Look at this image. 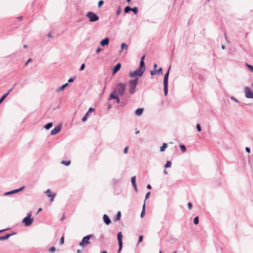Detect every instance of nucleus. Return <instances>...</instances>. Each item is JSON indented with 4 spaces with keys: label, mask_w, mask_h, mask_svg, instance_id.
I'll return each instance as SVG.
<instances>
[{
    "label": "nucleus",
    "mask_w": 253,
    "mask_h": 253,
    "mask_svg": "<svg viewBox=\"0 0 253 253\" xmlns=\"http://www.w3.org/2000/svg\"><path fill=\"white\" fill-rule=\"evenodd\" d=\"M133 188H134V189L135 190V191L136 192H137V185L136 184L134 186H133Z\"/></svg>",
    "instance_id": "bf43d9fd"
},
{
    "label": "nucleus",
    "mask_w": 253,
    "mask_h": 253,
    "mask_svg": "<svg viewBox=\"0 0 253 253\" xmlns=\"http://www.w3.org/2000/svg\"><path fill=\"white\" fill-rule=\"evenodd\" d=\"M131 11H132L134 13V14H136L138 13V8L137 7H134L133 8H131Z\"/></svg>",
    "instance_id": "473e14b6"
},
{
    "label": "nucleus",
    "mask_w": 253,
    "mask_h": 253,
    "mask_svg": "<svg viewBox=\"0 0 253 253\" xmlns=\"http://www.w3.org/2000/svg\"><path fill=\"white\" fill-rule=\"evenodd\" d=\"M246 151L247 152H248L249 153H250V148L248 147H246Z\"/></svg>",
    "instance_id": "4d7b16f0"
},
{
    "label": "nucleus",
    "mask_w": 253,
    "mask_h": 253,
    "mask_svg": "<svg viewBox=\"0 0 253 253\" xmlns=\"http://www.w3.org/2000/svg\"><path fill=\"white\" fill-rule=\"evenodd\" d=\"M193 223L195 224H198L199 223V217H198V216H196V217H194V218L193 219Z\"/></svg>",
    "instance_id": "f704fd0d"
},
{
    "label": "nucleus",
    "mask_w": 253,
    "mask_h": 253,
    "mask_svg": "<svg viewBox=\"0 0 253 253\" xmlns=\"http://www.w3.org/2000/svg\"><path fill=\"white\" fill-rule=\"evenodd\" d=\"M15 233L13 232L11 234H6L4 236H0V241H4L8 239L11 235H14Z\"/></svg>",
    "instance_id": "a211bd4d"
},
{
    "label": "nucleus",
    "mask_w": 253,
    "mask_h": 253,
    "mask_svg": "<svg viewBox=\"0 0 253 253\" xmlns=\"http://www.w3.org/2000/svg\"><path fill=\"white\" fill-rule=\"evenodd\" d=\"M101 253H107V252L106 251H103Z\"/></svg>",
    "instance_id": "774afa93"
},
{
    "label": "nucleus",
    "mask_w": 253,
    "mask_h": 253,
    "mask_svg": "<svg viewBox=\"0 0 253 253\" xmlns=\"http://www.w3.org/2000/svg\"><path fill=\"white\" fill-rule=\"evenodd\" d=\"M179 147L180 148V149H181V151L182 152H184L186 151V148L185 147V145H183V144H181V145H179Z\"/></svg>",
    "instance_id": "c756f323"
},
{
    "label": "nucleus",
    "mask_w": 253,
    "mask_h": 253,
    "mask_svg": "<svg viewBox=\"0 0 253 253\" xmlns=\"http://www.w3.org/2000/svg\"><path fill=\"white\" fill-rule=\"evenodd\" d=\"M76 79V76L70 78L68 81L67 83H71L74 81V80Z\"/></svg>",
    "instance_id": "c9c22d12"
},
{
    "label": "nucleus",
    "mask_w": 253,
    "mask_h": 253,
    "mask_svg": "<svg viewBox=\"0 0 253 253\" xmlns=\"http://www.w3.org/2000/svg\"><path fill=\"white\" fill-rule=\"evenodd\" d=\"M46 194L47 196L48 197H50V202H53L54 200V198L56 196L55 194H52L50 189H47L46 191L44 192Z\"/></svg>",
    "instance_id": "f8f14e48"
},
{
    "label": "nucleus",
    "mask_w": 253,
    "mask_h": 253,
    "mask_svg": "<svg viewBox=\"0 0 253 253\" xmlns=\"http://www.w3.org/2000/svg\"><path fill=\"white\" fill-rule=\"evenodd\" d=\"M121 216V211H119L116 215L115 218L114 219L115 221L120 220Z\"/></svg>",
    "instance_id": "b1692460"
},
{
    "label": "nucleus",
    "mask_w": 253,
    "mask_h": 253,
    "mask_svg": "<svg viewBox=\"0 0 253 253\" xmlns=\"http://www.w3.org/2000/svg\"><path fill=\"white\" fill-rule=\"evenodd\" d=\"M225 45H224L222 44V45H221V48H222V49H225Z\"/></svg>",
    "instance_id": "69168bd1"
},
{
    "label": "nucleus",
    "mask_w": 253,
    "mask_h": 253,
    "mask_svg": "<svg viewBox=\"0 0 253 253\" xmlns=\"http://www.w3.org/2000/svg\"><path fill=\"white\" fill-rule=\"evenodd\" d=\"M65 219L64 215H63V216L60 218L61 221H63Z\"/></svg>",
    "instance_id": "0e129e2a"
},
{
    "label": "nucleus",
    "mask_w": 253,
    "mask_h": 253,
    "mask_svg": "<svg viewBox=\"0 0 253 253\" xmlns=\"http://www.w3.org/2000/svg\"><path fill=\"white\" fill-rule=\"evenodd\" d=\"M103 219L104 223H106L107 225H109L110 223H111V219L109 218V216L106 214H104L103 215Z\"/></svg>",
    "instance_id": "2eb2a0df"
},
{
    "label": "nucleus",
    "mask_w": 253,
    "mask_h": 253,
    "mask_svg": "<svg viewBox=\"0 0 253 253\" xmlns=\"http://www.w3.org/2000/svg\"><path fill=\"white\" fill-rule=\"evenodd\" d=\"M94 111V109L90 107L89 108L88 112L86 113H88V114L89 115V114L90 113H91V112H93Z\"/></svg>",
    "instance_id": "c03bdc74"
},
{
    "label": "nucleus",
    "mask_w": 253,
    "mask_h": 253,
    "mask_svg": "<svg viewBox=\"0 0 253 253\" xmlns=\"http://www.w3.org/2000/svg\"><path fill=\"white\" fill-rule=\"evenodd\" d=\"M101 50V48L100 47H98L96 51V53H98Z\"/></svg>",
    "instance_id": "13d9d810"
},
{
    "label": "nucleus",
    "mask_w": 253,
    "mask_h": 253,
    "mask_svg": "<svg viewBox=\"0 0 253 253\" xmlns=\"http://www.w3.org/2000/svg\"><path fill=\"white\" fill-rule=\"evenodd\" d=\"M16 85V84H15L13 85V86L8 90V91L7 92V93H8V94H9V93L13 89V88L15 87Z\"/></svg>",
    "instance_id": "09e8293b"
},
{
    "label": "nucleus",
    "mask_w": 253,
    "mask_h": 253,
    "mask_svg": "<svg viewBox=\"0 0 253 253\" xmlns=\"http://www.w3.org/2000/svg\"><path fill=\"white\" fill-rule=\"evenodd\" d=\"M131 7L129 6H126L124 9V11L126 13H127L131 11Z\"/></svg>",
    "instance_id": "bb28decb"
},
{
    "label": "nucleus",
    "mask_w": 253,
    "mask_h": 253,
    "mask_svg": "<svg viewBox=\"0 0 253 253\" xmlns=\"http://www.w3.org/2000/svg\"><path fill=\"white\" fill-rule=\"evenodd\" d=\"M163 68L162 67L159 68L158 70L154 69L153 71H150L151 75H154L156 74H163Z\"/></svg>",
    "instance_id": "ddd939ff"
},
{
    "label": "nucleus",
    "mask_w": 253,
    "mask_h": 253,
    "mask_svg": "<svg viewBox=\"0 0 253 253\" xmlns=\"http://www.w3.org/2000/svg\"><path fill=\"white\" fill-rule=\"evenodd\" d=\"M128 148L127 147H126L124 150V153L125 154H126L128 151Z\"/></svg>",
    "instance_id": "3c124183"
},
{
    "label": "nucleus",
    "mask_w": 253,
    "mask_h": 253,
    "mask_svg": "<svg viewBox=\"0 0 253 253\" xmlns=\"http://www.w3.org/2000/svg\"><path fill=\"white\" fill-rule=\"evenodd\" d=\"M150 195V192H147L145 195V199H147L149 197Z\"/></svg>",
    "instance_id": "8fccbe9b"
},
{
    "label": "nucleus",
    "mask_w": 253,
    "mask_h": 253,
    "mask_svg": "<svg viewBox=\"0 0 253 253\" xmlns=\"http://www.w3.org/2000/svg\"><path fill=\"white\" fill-rule=\"evenodd\" d=\"M196 128L198 132H200L201 131V127L199 124H197Z\"/></svg>",
    "instance_id": "ea45409f"
},
{
    "label": "nucleus",
    "mask_w": 253,
    "mask_h": 253,
    "mask_svg": "<svg viewBox=\"0 0 253 253\" xmlns=\"http://www.w3.org/2000/svg\"><path fill=\"white\" fill-rule=\"evenodd\" d=\"M47 36H48L49 38H52V37H53V36H52V34H51V32H49V33H48V34H47Z\"/></svg>",
    "instance_id": "5fc2aeb1"
},
{
    "label": "nucleus",
    "mask_w": 253,
    "mask_h": 253,
    "mask_svg": "<svg viewBox=\"0 0 253 253\" xmlns=\"http://www.w3.org/2000/svg\"><path fill=\"white\" fill-rule=\"evenodd\" d=\"M42 210V208H40L37 212V213H38L39 212L41 211Z\"/></svg>",
    "instance_id": "338daca9"
},
{
    "label": "nucleus",
    "mask_w": 253,
    "mask_h": 253,
    "mask_svg": "<svg viewBox=\"0 0 253 253\" xmlns=\"http://www.w3.org/2000/svg\"><path fill=\"white\" fill-rule=\"evenodd\" d=\"M145 203H144L143 204V208H142V211H141V213L140 214V217H143L145 214Z\"/></svg>",
    "instance_id": "cd10ccee"
},
{
    "label": "nucleus",
    "mask_w": 253,
    "mask_h": 253,
    "mask_svg": "<svg viewBox=\"0 0 253 253\" xmlns=\"http://www.w3.org/2000/svg\"><path fill=\"white\" fill-rule=\"evenodd\" d=\"M121 64L119 63H117L113 69V74H115L117 73L121 69Z\"/></svg>",
    "instance_id": "f3484780"
},
{
    "label": "nucleus",
    "mask_w": 253,
    "mask_h": 253,
    "mask_svg": "<svg viewBox=\"0 0 253 253\" xmlns=\"http://www.w3.org/2000/svg\"><path fill=\"white\" fill-rule=\"evenodd\" d=\"M121 11H122V8H121V6H119V7H118V9H117V11H116V15H117V16H118L120 14V13H121Z\"/></svg>",
    "instance_id": "e433bc0d"
},
{
    "label": "nucleus",
    "mask_w": 253,
    "mask_h": 253,
    "mask_svg": "<svg viewBox=\"0 0 253 253\" xmlns=\"http://www.w3.org/2000/svg\"><path fill=\"white\" fill-rule=\"evenodd\" d=\"M247 64V66H248V67L249 68V69H250V70L253 72V66L252 65H249L248 64Z\"/></svg>",
    "instance_id": "a19ab883"
},
{
    "label": "nucleus",
    "mask_w": 253,
    "mask_h": 253,
    "mask_svg": "<svg viewBox=\"0 0 253 253\" xmlns=\"http://www.w3.org/2000/svg\"><path fill=\"white\" fill-rule=\"evenodd\" d=\"M111 108H112V105L110 103H108L107 109L109 110V109H111Z\"/></svg>",
    "instance_id": "6e6d98bb"
},
{
    "label": "nucleus",
    "mask_w": 253,
    "mask_h": 253,
    "mask_svg": "<svg viewBox=\"0 0 253 253\" xmlns=\"http://www.w3.org/2000/svg\"><path fill=\"white\" fill-rule=\"evenodd\" d=\"M171 65H170L169 67L167 73L165 74L164 77V94L165 96H167L168 93V83H169V71L171 69Z\"/></svg>",
    "instance_id": "f03ea898"
},
{
    "label": "nucleus",
    "mask_w": 253,
    "mask_h": 253,
    "mask_svg": "<svg viewBox=\"0 0 253 253\" xmlns=\"http://www.w3.org/2000/svg\"><path fill=\"white\" fill-rule=\"evenodd\" d=\"M144 71L139 68V67L133 72H130L129 73V77L130 78H135L137 76L141 77L144 73Z\"/></svg>",
    "instance_id": "20e7f679"
},
{
    "label": "nucleus",
    "mask_w": 253,
    "mask_h": 253,
    "mask_svg": "<svg viewBox=\"0 0 253 253\" xmlns=\"http://www.w3.org/2000/svg\"><path fill=\"white\" fill-rule=\"evenodd\" d=\"M147 189H150L151 188V185H150V184H148V185H147Z\"/></svg>",
    "instance_id": "e2e57ef3"
},
{
    "label": "nucleus",
    "mask_w": 253,
    "mask_h": 253,
    "mask_svg": "<svg viewBox=\"0 0 253 253\" xmlns=\"http://www.w3.org/2000/svg\"><path fill=\"white\" fill-rule=\"evenodd\" d=\"M126 88V84L118 83L115 85L113 91H116V94L122 96L125 92Z\"/></svg>",
    "instance_id": "f257e3e1"
},
{
    "label": "nucleus",
    "mask_w": 253,
    "mask_h": 253,
    "mask_svg": "<svg viewBox=\"0 0 253 253\" xmlns=\"http://www.w3.org/2000/svg\"><path fill=\"white\" fill-rule=\"evenodd\" d=\"M154 70L156 69L157 67V65L156 63H154L153 65Z\"/></svg>",
    "instance_id": "052dcab7"
},
{
    "label": "nucleus",
    "mask_w": 253,
    "mask_h": 253,
    "mask_svg": "<svg viewBox=\"0 0 253 253\" xmlns=\"http://www.w3.org/2000/svg\"><path fill=\"white\" fill-rule=\"evenodd\" d=\"M131 182L132 186H134L136 184V181H135V176L131 177Z\"/></svg>",
    "instance_id": "c85d7f7f"
},
{
    "label": "nucleus",
    "mask_w": 253,
    "mask_h": 253,
    "mask_svg": "<svg viewBox=\"0 0 253 253\" xmlns=\"http://www.w3.org/2000/svg\"><path fill=\"white\" fill-rule=\"evenodd\" d=\"M109 42V39L108 38H106L102 40L100 42V44L102 46H104L105 45H108Z\"/></svg>",
    "instance_id": "dca6fc26"
},
{
    "label": "nucleus",
    "mask_w": 253,
    "mask_h": 253,
    "mask_svg": "<svg viewBox=\"0 0 253 253\" xmlns=\"http://www.w3.org/2000/svg\"><path fill=\"white\" fill-rule=\"evenodd\" d=\"M17 19H18L19 21H21L23 19V17L19 16V17H17Z\"/></svg>",
    "instance_id": "680f3d73"
},
{
    "label": "nucleus",
    "mask_w": 253,
    "mask_h": 253,
    "mask_svg": "<svg viewBox=\"0 0 253 253\" xmlns=\"http://www.w3.org/2000/svg\"><path fill=\"white\" fill-rule=\"evenodd\" d=\"M68 85V83H66L62 85H61L59 88H58L57 90V92H59L60 91H62L64 89V88Z\"/></svg>",
    "instance_id": "412c9836"
},
{
    "label": "nucleus",
    "mask_w": 253,
    "mask_h": 253,
    "mask_svg": "<svg viewBox=\"0 0 253 253\" xmlns=\"http://www.w3.org/2000/svg\"><path fill=\"white\" fill-rule=\"evenodd\" d=\"M85 68V64L84 63L82 64L80 67V71H83L84 69Z\"/></svg>",
    "instance_id": "49530a36"
},
{
    "label": "nucleus",
    "mask_w": 253,
    "mask_h": 253,
    "mask_svg": "<svg viewBox=\"0 0 253 253\" xmlns=\"http://www.w3.org/2000/svg\"><path fill=\"white\" fill-rule=\"evenodd\" d=\"M123 248V244H119V249L118 250V253H120Z\"/></svg>",
    "instance_id": "4c0bfd02"
},
{
    "label": "nucleus",
    "mask_w": 253,
    "mask_h": 253,
    "mask_svg": "<svg viewBox=\"0 0 253 253\" xmlns=\"http://www.w3.org/2000/svg\"><path fill=\"white\" fill-rule=\"evenodd\" d=\"M188 209L189 210H191L192 208V204L191 203H188Z\"/></svg>",
    "instance_id": "de8ad7c7"
},
{
    "label": "nucleus",
    "mask_w": 253,
    "mask_h": 253,
    "mask_svg": "<svg viewBox=\"0 0 253 253\" xmlns=\"http://www.w3.org/2000/svg\"><path fill=\"white\" fill-rule=\"evenodd\" d=\"M118 95H119L118 94H116L115 91H113L109 95V100L116 99L117 103L119 104L120 102V99L119 98Z\"/></svg>",
    "instance_id": "6e6552de"
},
{
    "label": "nucleus",
    "mask_w": 253,
    "mask_h": 253,
    "mask_svg": "<svg viewBox=\"0 0 253 253\" xmlns=\"http://www.w3.org/2000/svg\"><path fill=\"white\" fill-rule=\"evenodd\" d=\"M92 237H94L93 234H89L84 236L80 243L79 245L82 247H84V246L89 245L90 244L89 239Z\"/></svg>",
    "instance_id": "39448f33"
},
{
    "label": "nucleus",
    "mask_w": 253,
    "mask_h": 253,
    "mask_svg": "<svg viewBox=\"0 0 253 253\" xmlns=\"http://www.w3.org/2000/svg\"><path fill=\"white\" fill-rule=\"evenodd\" d=\"M143 236L142 235H141L139 237V239H138V244L141 242L143 240Z\"/></svg>",
    "instance_id": "a18cd8bd"
},
{
    "label": "nucleus",
    "mask_w": 253,
    "mask_h": 253,
    "mask_svg": "<svg viewBox=\"0 0 253 253\" xmlns=\"http://www.w3.org/2000/svg\"><path fill=\"white\" fill-rule=\"evenodd\" d=\"M64 243V238L63 236H62L60 240V244L62 245Z\"/></svg>",
    "instance_id": "37998d69"
},
{
    "label": "nucleus",
    "mask_w": 253,
    "mask_h": 253,
    "mask_svg": "<svg viewBox=\"0 0 253 253\" xmlns=\"http://www.w3.org/2000/svg\"><path fill=\"white\" fill-rule=\"evenodd\" d=\"M24 188H25L24 186H22L20 188H19V189H14V190H13L9 191V192H7L5 193L4 195H11V194H13L17 193V192H20V191H22V190H23L24 189Z\"/></svg>",
    "instance_id": "9b49d317"
},
{
    "label": "nucleus",
    "mask_w": 253,
    "mask_h": 253,
    "mask_svg": "<svg viewBox=\"0 0 253 253\" xmlns=\"http://www.w3.org/2000/svg\"><path fill=\"white\" fill-rule=\"evenodd\" d=\"M143 108H138L135 111V114L136 116H141L143 112Z\"/></svg>",
    "instance_id": "6ab92c4d"
},
{
    "label": "nucleus",
    "mask_w": 253,
    "mask_h": 253,
    "mask_svg": "<svg viewBox=\"0 0 253 253\" xmlns=\"http://www.w3.org/2000/svg\"><path fill=\"white\" fill-rule=\"evenodd\" d=\"M171 166V163L170 161H168L165 165V168H170Z\"/></svg>",
    "instance_id": "7c9ffc66"
},
{
    "label": "nucleus",
    "mask_w": 253,
    "mask_h": 253,
    "mask_svg": "<svg viewBox=\"0 0 253 253\" xmlns=\"http://www.w3.org/2000/svg\"><path fill=\"white\" fill-rule=\"evenodd\" d=\"M245 90L246 97L253 99V92H252L250 88L247 86L245 87Z\"/></svg>",
    "instance_id": "1a4fd4ad"
},
{
    "label": "nucleus",
    "mask_w": 253,
    "mask_h": 253,
    "mask_svg": "<svg viewBox=\"0 0 253 253\" xmlns=\"http://www.w3.org/2000/svg\"><path fill=\"white\" fill-rule=\"evenodd\" d=\"M52 125H53L52 123H48V124H47L46 125L44 126V127L46 129H49L50 128H51L52 127Z\"/></svg>",
    "instance_id": "393cba45"
},
{
    "label": "nucleus",
    "mask_w": 253,
    "mask_h": 253,
    "mask_svg": "<svg viewBox=\"0 0 253 253\" xmlns=\"http://www.w3.org/2000/svg\"><path fill=\"white\" fill-rule=\"evenodd\" d=\"M88 116H89V115L88 114V113H86L85 114V115L84 116V117L82 118V121L83 122H85Z\"/></svg>",
    "instance_id": "72a5a7b5"
},
{
    "label": "nucleus",
    "mask_w": 253,
    "mask_h": 253,
    "mask_svg": "<svg viewBox=\"0 0 253 253\" xmlns=\"http://www.w3.org/2000/svg\"><path fill=\"white\" fill-rule=\"evenodd\" d=\"M127 48H128L127 45L126 43H125V42L122 43L121 44V50L120 51V52L121 53L122 51V50H123L125 49L126 50H127Z\"/></svg>",
    "instance_id": "4be33fe9"
},
{
    "label": "nucleus",
    "mask_w": 253,
    "mask_h": 253,
    "mask_svg": "<svg viewBox=\"0 0 253 253\" xmlns=\"http://www.w3.org/2000/svg\"><path fill=\"white\" fill-rule=\"evenodd\" d=\"M144 58H145L144 55H143V56L141 57L140 61L139 68L142 69L143 70H144V71H145V63H144Z\"/></svg>",
    "instance_id": "4468645a"
},
{
    "label": "nucleus",
    "mask_w": 253,
    "mask_h": 253,
    "mask_svg": "<svg viewBox=\"0 0 253 253\" xmlns=\"http://www.w3.org/2000/svg\"><path fill=\"white\" fill-rule=\"evenodd\" d=\"M56 248L54 247H51L49 249L48 251L50 252H54Z\"/></svg>",
    "instance_id": "79ce46f5"
},
{
    "label": "nucleus",
    "mask_w": 253,
    "mask_h": 253,
    "mask_svg": "<svg viewBox=\"0 0 253 253\" xmlns=\"http://www.w3.org/2000/svg\"><path fill=\"white\" fill-rule=\"evenodd\" d=\"M117 238L119 244H123L122 238L123 235L121 232H119L117 234Z\"/></svg>",
    "instance_id": "aec40b11"
},
{
    "label": "nucleus",
    "mask_w": 253,
    "mask_h": 253,
    "mask_svg": "<svg viewBox=\"0 0 253 253\" xmlns=\"http://www.w3.org/2000/svg\"><path fill=\"white\" fill-rule=\"evenodd\" d=\"M31 61H32V59H31V58H29V59H28V61L25 63V66H26L28 64V63H29L30 62H31Z\"/></svg>",
    "instance_id": "603ef678"
},
{
    "label": "nucleus",
    "mask_w": 253,
    "mask_h": 253,
    "mask_svg": "<svg viewBox=\"0 0 253 253\" xmlns=\"http://www.w3.org/2000/svg\"><path fill=\"white\" fill-rule=\"evenodd\" d=\"M104 3V1L102 0H100L98 1V7H100Z\"/></svg>",
    "instance_id": "58836bf2"
},
{
    "label": "nucleus",
    "mask_w": 253,
    "mask_h": 253,
    "mask_svg": "<svg viewBox=\"0 0 253 253\" xmlns=\"http://www.w3.org/2000/svg\"><path fill=\"white\" fill-rule=\"evenodd\" d=\"M33 222V219L31 218V213H28L27 216L24 218L22 222L24 224L25 226H29L31 225Z\"/></svg>",
    "instance_id": "0eeeda50"
},
{
    "label": "nucleus",
    "mask_w": 253,
    "mask_h": 253,
    "mask_svg": "<svg viewBox=\"0 0 253 253\" xmlns=\"http://www.w3.org/2000/svg\"><path fill=\"white\" fill-rule=\"evenodd\" d=\"M232 100H234L235 102H239L238 100H237L234 97L232 96V97H231L230 98Z\"/></svg>",
    "instance_id": "864d4df0"
},
{
    "label": "nucleus",
    "mask_w": 253,
    "mask_h": 253,
    "mask_svg": "<svg viewBox=\"0 0 253 253\" xmlns=\"http://www.w3.org/2000/svg\"><path fill=\"white\" fill-rule=\"evenodd\" d=\"M8 95V93H6L0 98V104L3 102Z\"/></svg>",
    "instance_id": "2f4dec72"
},
{
    "label": "nucleus",
    "mask_w": 253,
    "mask_h": 253,
    "mask_svg": "<svg viewBox=\"0 0 253 253\" xmlns=\"http://www.w3.org/2000/svg\"><path fill=\"white\" fill-rule=\"evenodd\" d=\"M86 16L89 18L91 22H96L99 20V17L95 13L89 11L87 12Z\"/></svg>",
    "instance_id": "423d86ee"
},
{
    "label": "nucleus",
    "mask_w": 253,
    "mask_h": 253,
    "mask_svg": "<svg viewBox=\"0 0 253 253\" xmlns=\"http://www.w3.org/2000/svg\"><path fill=\"white\" fill-rule=\"evenodd\" d=\"M61 128L62 126L61 125H58L51 131V134L54 135L57 134L61 131Z\"/></svg>",
    "instance_id": "9d476101"
},
{
    "label": "nucleus",
    "mask_w": 253,
    "mask_h": 253,
    "mask_svg": "<svg viewBox=\"0 0 253 253\" xmlns=\"http://www.w3.org/2000/svg\"><path fill=\"white\" fill-rule=\"evenodd\" d=\"M168 144L166 143H164L163 145L160 147V151L163 152L167 148Z\"/></svg>",
    "instance_id": "5701e85b"
},
{
    "label": "nucleus",
    "mask_w": 253,
    "mask_h": 253,
    "mask_svg": "<svg viewBox=\"0 0 253 253\" xmlns=\"http://www.w3.org/2000/svg\"><path fill=\"white\" fill-rule=\"evenodd\" d=\"M139 79L136 78L129 81L128 85L129 88V92L131 94H133L135 91V88L138 83Z\"/></svg>",
    "instance_id": "7ed1b4c3"
},
{
    "label": "nucleus",
    "mask_w": 253,
    "mask_h": 253,
    "mask_svg": "<svg viewBox=\"0 0 253 253\" xmlns=\"http://www.w3.org/2000/svg\"><path fill=\"white\" fill-rule=\"evenodd\" d=\"M61 164H63V165H65V166H69L70 164H71V161H64V160H63L61 161Z\"/></svg>",
    "instance_id": "a878e982"
}]
</instances>
